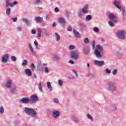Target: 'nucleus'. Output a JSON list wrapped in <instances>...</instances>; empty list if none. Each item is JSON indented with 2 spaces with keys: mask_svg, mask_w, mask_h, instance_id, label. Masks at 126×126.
<instances>
[{
  "mask_svg": "<svg viewBox=\"0 0 126 126\" xmlns=\"http://www.w3.org/2000/svg\"><path fill=\"white\" fill-rule=\"evenodd\" d=\"M24 111L25 113H26L27 115L30 116V117H32V118H36V117H37V115H38L37 111L32 108L25 107Z\"/></svg>",
  "mask_w": 126,
  "mask_h": 126,
  "instance_id": "nucleus-1",
  "label": "nucleus"
},
{
  "mask_svg": "<svg viewBox=\"0 0 126 126\" xmlns=\"http://www.w3.org/2000/svg\"><path fill=\"white\" fill-rule=\"evenodd\" d=\"M108 90L109 91H111V92H115V91L117 90L116 84H115L114 82H108Z\"/></svg>",
  "mask_w": 126,
  "mask_h": 126,
  "instance_id": "nucleus-2",
  "label": "nucleus"
},
{
  "mask_svg": "<svg viewBox=\"0 0 126 126\" xmlns=\"http://www.w3.org/2000/svg\"><path fill=\"white\" fill-rule=\"evenodd\" d=\"M117 37L121 40H125L126 32L124 31H120L117 32Z\"/></svg>",
  "mask_w": 126,
  "mask_h": 126,
  "instance_id": "nucleus-3",
  "label": "nucleus"
},
{
  "mask_svg": "<svg viewBox=\"0 0 126 126\" xmlns=\"http://www.w3.org/2000/svg\"><path fill=\"white\" fill-rule=\"evenodd\" d=\"M30 98V101L31 102L32 104H36V102L39 101V98L35 94L31 95Z\"/></svg>",
  "mask_w": 126,
  "mask_h": 126,
  "instance_id": "nucleus-4",
  "label": "nucleus"
},
{
  "mask_svg": "<svg viewBox=\"0 0 126 126\" xmlns=\"http://www.w3.org/2000/svg\"><path fill=\"white\" fill-rule=\"evenodd\" d=\"M109 109L111 112H116V111H118L117 104L115 103H112L110 105Z\"/></svg>",
  "mask_w": 126,
  "mask_h": 126,
  "instance_id": "nucleus-5",
  "label": "nucleus"
},
{
  "mask_svg": "<svg viewBox=\"0 0 126 126\" xmlns=\"http://www.w3.org/2000/svg\"><path fill=\"white\" fill-rule=\"evenodd\" d=\"M113 4L114 6H116L117 8H118V9H120V11H122V7L120 6L121 5V1H120L118 0H113Z\"/></svg>",
  "mask_w": 126,
  "mask_h": 126,
  "instance_id": "nucleus-6",
  "label": "nucleus"
},
{
  "mask_svg": "<svg viewBox=\"0 0 126 126\" xmlns=\"http://www.w3.org/2000/svg\"><path fill=\"white\" fill-rule=\"evenodd\" d=\"M108 17L110 21H112L114 23H117V16L112 13L109 15Z\"/></svg>",
  "mask_w": 126,
  "mask_h": 126,
  "instance_id": "nucleus-7",
  "label": "nucleus"
},
{
  "mask_svg": "<svg viewBox=\"0 0 126 126\" xmlns=\"http://www.w3.org/2000/svg\"><path fill=\"white\" fill-rule=\"evenodd\" d=\"M13 84V81H12V79H9L7 80L5 86L7 88H11L12 87V85Z\"/></svg>",
  "mask_w": 126,
  "mask_h": 126,
  "instance_id": "nucleus-8",
  "label": "nucleus"
},
{
  "mask_svg": "<svg viewBox=\"0 0 126 126\" xmlns=\"http://www.w3.org/2000/svg\"><path fill=\"white\" fill-rule=\"evenodd\" d=\"M60 116H61V112L58 110H54L52 112V117L54 119H58V118H60Z\"/></svg>",
  "mask_w": 126,
  "mask_h": 126,
  "instance_id": "nucleus-9",
  "label": "nucleus"
},
{
  "mask_svg": "<svg viewBox=\"0 0 126 126\" xmlns=\"http://www.w3.org/2000/svg\"><path fill=\"white\" fill-rule=\"evenodd\" d=\"M71 58L73 60H77L78 59V55L76 51H73L71 52Z\"/></svg>",
  "mask_w": 126,
  "mask_h": 126,
  "instance_id": "nucleus-10",
  "label": "nucleus"
},
{
  "mask_svg": "<svg viewBox=\"0 0 126 126\" xmlns=\"http://www.w3.org/2000/svg\"><path fill=\"white\" fill-rule=\"evenodd\" d=\"M9 59V56L8 55L5 54L2 58V63H6L8 62V59Z\"/></svg>",
  "mask_w": 126,
  "mask_h": 126,
  "instance_id": "nucleus-11",
  "label": "nucleus"
},
{
  "mask_svg": "<svg viewBox=\"0 0 126 126\" xmlns=\"http://www.w3.org/2000/svg\"><path fill=\"white\" fill-rule=\"evenodd\" d=\"M88 8H89V5L86 4L85 5L83 8L82 9V12L84 14H86L89 12V11H88Z\"/></svg>",
  "mask_w": 126,
  "mask_h": 126,
  "instance_id": "nucleus-12",
  "label": "nucleus"
},
{
  "mask_svg": "<svg viewBox=\"0 0 126 126\" xmlns=\"http://www.w3.org/2000/svg\"><path fill=\"white\" fill-rule=\"evenodd\" d=\"M20 102H21V103H22L23 104H27L28 103H29V102H30V99H29V98L28 97H24L21 99L20 100Z\"/></svg>",
  "mask_w": 126,
  "mask_h": 126,
  "instance_id": "nucleus-13",
  "label": "nucleus"
},
{
  "mask_svg": "<svg viewBox=\"0 0 126 126\" xmlns=\"http://www.w3.org/2000/svg\"><path fill=\"white\" fill-rule=\"evenodd\" d=\"M100 52L98 51V50H94V54L98 59H101L102 58V55Z\"/></svg>",
  "mask_w": 126,
  "mask_h": 126,
  "instance_id": "nucleus-14",
  "label": "nucleus"
},
{
  "mask_svg": "<svg viewBox=\"0 0 126 126\" xmlns=\"http://www.w3.org/2000/svg\"><path fill=\"white\" fill-rule=\"evenodd\" d=\"M28 46H29V48L31 52L32 55V56H35L36 53H35V51L33 49V47H32L31 44L29 43Z\"/></svg>",
  "mask_w": 126,
  "mask_h": 126,
  "instance_id": "nucleus-15",
  "label": "nucleus"
},
{
  "mask_svg": "<svg viewBox=\"0 0 126 126\" xmlns=\"http://www.w3.org/2000/svg\"><path fill=\"white\" fill-rule=\"evenodd\" d=\"M25 72L28 76H31L32 75V72H31V70L29 69H26Z\"/></svg>",
  "mask_w": 126,
  "mask_h": 126,
  "instance_id": "nucleus-16",
  "label": "nucleus"
},
{
  "mask_svg": "<svg viewBox=\"0 0 126 126\" xmlns=\"http://www.w3.org/2000/svg\"><path fill=\"white\" fill-rule=\"evenodd\" d=\"M122 14H123V20H126V8L123 7L122 8Z\"/></svg>",
  "mask_w": 126,
  "mask_h": 126,
  "instance_id": "nucleus-17",
  "label": "nucleus"
},
{
  "mask_svg": "<svg viewBox=\"0 0 126 126\" xmlns=\"http://www.w3.org/2000/svg\"><path fill=\"white\" fill-rule=\"evenodd\" d=\"M73 34L76 38H80V34L76 30H73Z\"/></svg>",
  "mask_w": 126,
  "mask_h": 126,
  "instance_id": "nucleus-18",
  "label": "nucleus"
},
{
  "mask_svg": "<svg viewBox=\"0 0 126 126\" xmlns=\"http://www.w3.org/2000/svg\"><path fill=\"white\" fill-rule=\"evenodd\" d=\"M22 20L24 22H25V23H26V25H27V26H31V24L30 23V22H29V20H28V19H25V18H23Z\"/></svg>",
  "mask_w": 126,
  "mask_h": 126,
  "instance_id": "nucleus-19",
  "label": "nucleus"
},
{
  "mask_svg": "<svg viewBox=\"0 0 126 126\" xmlns=\"http://www.w3.org/2000/svg\"><path fill=\"white\" fill-rule=\"evenodd\" d=\"M60 59H61V57H60V56H59L58 55H54V56L53 57V61H54L55 62H58V61H60Z\"/></svg>",
  "mask_w": 126,
  "mask_h": 126,
  "instance_id": "nucleus-20",
  "label": "nucleus"
},
{
  "mask_svg": "<svg viewBox=\"0 0 126 126\" xmlns=\"http://www.w3.org/2000/svg\"><path fill=\"white\" fill-rule=\"evenodd\" d=\"M5 2L7 7H9V6L12 7V3H10V0H6Z\"/></svg>",
  "mask_w": 126,
  "mask_h": 126,
  "instance_id": "nucleus-21",
  "label": "nucleus"
},
{
  "mask_svg": "<svg viewBox=\"0 0 126 126\" xmlns=\"http://www.w3.org/2000/svg\"><path fill=\"white\" fill-rule=\"evenodd\" d=\"M35 21L38 23H40V22L43 21V18L41 17H35Z\"/></svg>",
  "mask_w": 126,
  "mask_h": 126,
  "instance_id": "nucleus-22",
  "label": "nucleus"
},
{
  "mask_svg": "<svg viewBox=\"0 0 126 126\" xmlns=\"http://www.w3.org/2000/svg\"><path fill=\"white\" fill-rule=\"evenodd\" d=\"M59 21L60 24H64L65 23V20L63 18H60L59 19Z\"/></svg>",
  "mask_w": 126,
  "mask_h": 126,
  "instance_id": "nucleus-23",
  "label": "nucleus"
},
{
  "mask_svg": "<svg viewBox=\"0 0 126 126\" xmlns=\"http://www.w3.org/2000/svg\"><path fill=\"white\" fill-rule=\"evenodd\" d=\"M47 88L49 89V90H50V91H52V90H53V87H52V85H51V82H47Z\"/></svg>",
  "mask_w": 126,
  "mask_h": 126,
  "instance_id": "nucleus-24",
  "label": "nucleus"
},
{
  "mask_svg": "<svg viewBox=\"0 0 126 126\" xmlns=\"http://www.w3.org/2000/svg\"><path fill=\"white\" fill-rule=\"evenodd\" d=\"M72 120L73 121V122H74V123H76V124H78V123H79V119H78V118L75 116L72 117Z\"/></svg>",
  "mask_w": 126,
  "mask_h": 126,
  "instance_id": "nucleus-25",
  "label": "nucleus"
},
{
  "mask_svg": "<svg viewBox=\"0 0 126 126\" xmlns=\"http://www.w3.org/2000/svg\"><path fill=\"white\" fill-rule=\"evenodd\" d=\"M95 50H97V51L100 52H103V47H102L101 45H96V49H95Z\"/></svg>",
  "mask_w": 126,
  "mask_h": 126,
  "instance_id": "nucleus-26",
  "label": "nucleus"
},
{
  "mask_svg": "<svg viewBox=\"0 0 126 126\" xmlns=\"http://www.w3.org/2000/svg\"><path fill=\"white\" fill-rule=\"evenodd\" d=\"M82 13V11L80 10L77 12V14L79 17H83V14Z\"/></svg>",
  "mask_w": 126,
  "mask_h": 126,
  "instance_id": "nucleus-27",
  "label": "nucleus"
},
{
  "mask_svg": "<svg viewBox=\"0 0 126 126\" xmlns=\"http://www.w3.org/2000/svg\"><path fill=\"white\" fill-rule=\"evenodd\" d=\"M38 33L37 34V37L38 38H41V37H42V30L40 29V28H39L38 29Z\"/></svg>",
  "mask_w": 126,
  "mask_h": 126,
  "instance_id": "nucleus-28",
  "label": "nucleus"
},
{
  "mask_svg": "<svg viewBox=\"0 0 126 126\" xmlns=\"http://www.w3.org/2000/svg\"><path fill=\"white\" fill-rule=\"evenodd\" d=\"M92 19V15H88L86 17V21H90Z\"/></svg>",
  "mask_w": 126,
  "mask_h": 126,
  "instance_id": "nucleus-29",
  "label": "nucleus"
},
{
  "mask_svg": "<svg viewBox=\"0 0 126 126\" xmlns=\"http://www.w3.org/2000/svg\"><path fill=\"white\" fill-rule=\"evenodd\" d=\"M38 88L40 92H43L42 86V83H39L38 85Z\"/></svg>",
  "mask_w": 126,
  "mask_h": 126,
  "instance_id": "nucleus-30",
  "label": "nucleus"
},
{
  "mask_svg": "<svg viewBox=\"0 0 126 126\" xmlns=\"http://www.w3.org/2000/svg\"><path fill=\"white\" fill-rule=\"evenodd\" d=\"M89 52H90V49H89L88 47H86L84 48V52L85 54H88Z\"/></svg>",
  "mask_w": 126,
  "mask_h": 126,
  "instance_id": "nucleus-31",
  "label": "nucleus"
},
{
  "mask_svg": "<svg viewBox=\"0 0 126 126\" xmlns=\"http://www.w3.org/2000/svg\"><path fill=\"white\" fill-rule=\"evenodd\" d=\"M34 4L35 5L38 4H42V1H41V0H35Z\"/></svg>",
  "mask_w": 126,
  "mask_h": 126,
  "instance_id": "nucleus-32",
  "label": "nucleus"
},
{
  "mask_svg": "<svg viewBox=\"0 0 126 126\" xmlns=\"http://www.w3.org/2000/svg\"><path fill=\"white\" fill-rule=\"evenodd\" d=\"M55 35L56 36V41L59 42L61 40V36L59 35L58 32H56Z\"/></svg>",
  "mask_w": 126,
  "mask_h": 126,
  "instance_id": "nucleus-33",
  "label": "nucleus"
},
{
  "mask_svg": "<svg viewBox=\"0 0 126 126\" xmlns=\"http://www.w3.org/2000/svg\"><path fill=\"white\" fill-rule=\"evenodd\" d=\"M11 11V9L10 8H8L6 9V13L7 15H9L10 14V12Z\"/></svg>",
  "mask_w": 126,
  "mask_h": 126,
  "instance_id": "nucleus-34",
  "label": "nucleus"
},
{
  "mask_svg": "<svg viewBox=\"0 0 126 126\" xmlns=\"http://www.w3.org/2000/svg\"><path fill=\"white\" fill-rule=\"evenodd\" d=\"M87 117L88 119H89V120H90V121H91V122H93L94 119H93V117H92V116H91L90 114H88Z\"/></svg>",
  "mask_w": 126,
  "mask_h": 126,
  "instance_id": "nucleus-35",
  "label": "nucleus"
},
{
  "mask_svg": "<svg viewBox=\"0 0 126 126\" xmlns=\"http://www.w3.org/2000/svg\"><path fill=\"white\" fill-rule=\"evenodd\" d=\"M53 102L55 103L56 104H59L60 103V101L59 100V99L57 98H54L53 99Z\"/></svg>",
  "mask_w": 126,
  "mask_h": 126,
  "instance_id": "nucleus-36",
  "label": "nucleus"
},
{
  "mask_svg": "<svg viewBox=\"0 0 126 126\" xmlns=\"http://www.w3.org/2000/svg\"><path fill=\"white\" fill-rule=\"evenodd\" d=\"M4 113V108L3 106H0V114H2Z\"/></svg>",
  "mask_w": 126,
  "mask_h": 126,
  "instance_id": "nucleus-37",
  "label": "nucleus"
},
{
  "mask_svg": "<svg viewBox=\"0 0 126 126\" xmlns=\"http://www.w3.org/2000/svg\"><path fill=\"white\" fill-rule=\"evenodd\" d=\"M114 23H114V22L113 21H109L108 22V24L109 25H110V26H111V27H114V26H115V24Z\"/></svg>",
  "mask_w": 126,
  "mask_h": 126,
  "instance_id": "nucleus-38",
  "label": "nucleus"
},
{
  "mask_svg": "<svg viewBox=\"0 0 126 126\" xmlns=\"http://www.w3.org/2000/svg\"><path fill=\"white\" fill-rule=\"evenodd\" d=\"M94 63H105L104 61H99L98 60H95L94 61Z\"/></svg>",
  "mask_w": 126,
  "mask_h": 126,
  "instance_id": "nucleus-39",
  "label": "nucleus"
},
{
  "mask_svg": "<svg viewBox=\"0 0 126 126\" xmlns=\"http://www.w3.org/2000/svg\"><path fill=\"white\" fill-rule=\"evenodd\" d=\"M63 82L61 80H58V85L59 86H63Z\"/></svg>",
  "mask_w": 126,
  "mask_h": 126,
  "instance_id": "nucleus-40",
  "label": "nucleus"
},
{
  "mask_svg": "<svg viewBox=\"0 0 126 126\" xmlns=\"http://www.w3.org/2000/svg\"><path fill=\"white\" fill-rule=\"evenodd\" d=\"M68 49L69 50H74V49H75V46H74V45H70L69 46Z\"/></svg>",
  "mask_w": 126,
  "mask_h": 126,
  "instance_id": "nucleus-41",
  "label": "nucleus"
},
{
  "mask_svg": "<svg viewBox=\"0 0 126 126\" xmlns=\"http://www.w3.org/2000/svg\"><path fill=\"white\" fill-rule=\"evenodd\" d=\"M16 92V88H12L11 91V93H12V94H14V93H15Z\"/></svg>",
  "mask_w": 126,
  "mask_h": 126,
  "instance_id": "nucleus-42",
  "label": "nucleus"
},
{
  "mask_svg": "<svg viewBox=\"0 0 126 126\" xmlns=\"http://www.w3.org/2000/svg\"><path fill=\"white\" fill-rule=\"evenodd\" d=\"M93 30L94 32H95V33H98V32H99V28H97V27H94L93 29Z\"/></svg>",
  "mask_w": 126,
  "mask_h": 126,
  "instance_id": "nucleus-43",
  "label": "nucleus"
},
{
  "mask_svg": "<svg viewBox=\"0 0 126 126\" xmlns=\"http://www.w3.org/2000/svg\"><path fill=\"white\" fill-rule=\"evenodd\" d=\"M84 42L85 44H88V43H89V39H88V38H85L84 40Z\"/></svg>",
  "mask_w": 126,
  "mask_h": 126,
  "instance_id": "nucleus-44",
  "label": "nucleus"
},
{
  "mask_svg": "<svg viewBox=\"0 0 126 126\" xmlns=\"http://www.w3.org/2000/svg\"><path fill=\"white\" fill-rule=\"evenodd\" d=\"M92 44L93 50H94L95 49V41L94 40H93L92 41Z\"/></svg>",
  "mask_w": 126,
  "mask_h": 126,
  "instance_id": "nucleus-45",
  "label": "nucleus"
},
{
  "mask_svg": "<svg viewBox=\"0 0 126 126\" xmlns=\"http://www.w3.org/2000/svg\"><path fill=\"white\" fill-rule=\"evenodd\" d=\"M65 16L67 18H68V17H69V12H68L67 11H66L65 12Z\"/></svg>",
  "mask_w": 126,
  "mask_h": 126,
  "instance_id": "nucleus-46",
  "label": "nucleus"
},
{
  "mask_svg": "<svg viewBox=\"0 0 126 126\" xmlns=\"http://www.w3.org/2000/svg\"><path fill=\"white\" fill-rule=\"evenodd\" d=\"M35 65L34 64V63H32L31 65V68L32 69V70H34V69L35 68Z\"/></svg>",
  "mask_w": 126,
  "mask_h": 126,
  "instance_id": "nucleus-47",
  "label": "nucleus"
},
{
  "mask_svg": "<svg viewBox=\"0 0 126 126\" xmlns=\"http://www.w3.org/2000/svg\"><path fill=\"white\" fill-rule=\"evenodd\" d=\"M11 58L13 62H16V60H17V59H16V57H15V56H11Z\"/></svg>",
  "mask_w": 126,
  "mask_h": 126,
  "instance_id": "nucleus-48",
  "label": "nucleus"
},
{
  "mask_svg": "<svg viewBox=\"0 0 126 126\" xmlns=\"http://www.w3.org/2000/svg\"><path fill=\"white\" fill-rule=\"evenodd\" d=\"M117 72H118V70L117 69H114L112 71V74H113V75H116Z\"/></svg>",
  "mask_w": 126,
  "mask_h": 126,
  "instance_id": "nucleus-49",
  "label": "nucleus"
},
{
  "mask_svg": "<svg viewBox=\"0 0 126 126\" xmlns=\"http://www.w3.org/2000/svg\"><path fill=\"white\" fill-rule=\"evenodd\" d=\"M12 20L13 21V22H16L17 21V17H12L11 18Z\"/></svg>",
  "mask_w": 126,
  "mask_h": 126,
  "instance_id": "nucleus-50",
  "label": "nucleus"
},
{
  "mask_svg": "<svg viewBox=\"0 0 126 126\" xmlns=\"http://www.w3.org/2000/svg\"><path fill=\"white\" fill-rule=\"evenodd\" d=\"M72 72L75 75V76H78V74H77V72H76V71L72 70Z\"/></svg>",
  "mask_w": 126,
  "mask_h": 126,
  "instance_id": "nucleus-51",
  "label": "nucleus"
},
{
  "mask_svg": "<svg viewBox=\"0 0 126 126\" xmlns=\"http://www.w3.org/2000/svg\"><path fill=\"white\" fill-rule=\"evenodd\" d=\"M54 11H55V12L58 13V12H59V11H60V10L59 9V8H58V7H56L55 8Z\"/></svg>",
  "mask_w": 126,
  "mask_h": 126,
  "instance_id": "nucleus-52",
  "label": "nucleus"
},
{
  "mask_svg": "<svg viewBox=\"0 0 126 126\" xmlns=\"http://www.w3.org/2000/svg\"><path fill=\"white\" fill-rule=\"evenodd\" d=\"M67 31H69V32H70L72 31V28L71 27H68L67 29Z\"/></svg>",
  "mask_w": 126,
  "mask_h": 126,
  "instance_id": "nucleus-53",
  "label": "nucleus"
},
{
  "mask_svg": "<svg viewBox=\"0 0 126 126\" xmlns=\"http://www.w3.org/2000/svg\"><path fill=\"white\" fill-rule=\"evenodd\" d=\"M105 72L106 73H111V70H109L108 68L105 69Z\"/></svg>",
  "mask_w": 126,
  "mask_h": 126,
  "instance_id": "nucleus-54",
  "label": "nucleus"
},
{
  "mask_svg": "<svg viewBox=\"0 0 126 126\" xmlns=\"http://www.w3.org/2000/svg\"><path fill=\"white\" fill-rule=\"evenodd\" d=\"M45 72H46V73H48L49 72V69L47 67L45 68Z\"/></svg>",
  "mask_w": 126,
  "mask_h": 126,
  "instance_id": "nucleus-55",
  "label": "nucleus"
},
{
  "mask_svg": "<svg viewBox=\"0 0 126 126\" xmlns=\"http://www.w3.org/2000/svg\"><path fill=\"white\" fill-rule=\"evenodd\" d=\"M18 3V2H17V1H14L13 3H12V6H13V5H15V4H17Z\"/></svg>",
  "mask_w": 126,
  "mask_h": 126,
  "instance_id": "nucleus-56",
  "label": "nucleus"
},
{
  "mask_svg": "<svg viewBox=\"0 0 126 126\" xmlns=\"http://www.w3.org/2000/svg\"><path fill=\"white\" fill-rule=\"evenodd\" d=\"M34 45L36 48H38V43L36 41H34Z\"/></svg>",
  "mask_w": 126,
  "mask_h": 126,
  "instance_id": "nucleus-57",
  "label": "nucleus"
},
{
  "mask_svg": "<svg viewBox=\"0 0 126 126\" xmlns=\"http://www.w3.org/2000/svg\"><path fill=\"white\" fill-rule=\"evenodd\" d=\"M96 64L97 66H102V65H104V63H97Z\"/></svg>",
  "mask_w": 126,
  "mask_h": 126,
  "instance_id": "nucleus-58",
  "label": "nucleus"
},
{
  "mask_svg": "<svg viewBox=\"0 0 126 126\" xmlns=\"http://www.w3.org/2000/svg\"><path fill=\"white\" fill-rule=\"evenodd\" d=\"M32 34H36V31L32 30Z\"/></svg>",
  "mask_w": 126,
  "mask_h": 126,
  "instance_id": "nucleus-59",
  "label": "nucleus"
},
{
  "mask_svg": "<svg viewBox=\"0 0 126 126\" xmlns=\"http://www.w3.org/2000/svg\"><path fill=\"white\" fill-rule=\"evenodd\" d=\"M46 18V20H47L48 21V20H49V19H50V17H49V16L47 15L45 17Z\"/></svg>",
  "mask_w": 126,
  "mask_h": 126,
  "instance_id": "nucleus-60",
  "label": "nucleus"
},
{
  "mask_svg": "<svg viewBox=\"0 0 126 126\" xmlns=\"http://www.w3.org/2000/svg\"><path fill=\"white\" fill-rule=\"evenodd\" d=\"M57 26V24L56 23H53L52 24V27H56Z\"/></svg>",
  "mask_w": 126,
  "mask_h": 126,
  "instance_id": "nucleus-61",
  "label": "nucleus"
},
{
  "mask_svg": "<svg viewBox=\"0 0 126 126\" xmlns=\"http://www.w3.org/2000/svg\"><path fill=\"white\" fill-rule=\"evenodd\" d=\"M18 30L19 31V32H21V31H22V29H21V28L20 27L18 28Z\"/></svg>",
  "mask_w": 126,
  "mask_h": 126,
  "instance_id": "nucleus-62",
  "label": "nucleus"
},
{
  "mask_svg": "<svg viewBox=\"0 0 126 126\" xmlns=\"http://www.w3.org/2000/svg\"><path fill=\"white\" fill-rule=\"evenodd\" d=\"M69 63H74V62H73L72 60H70L69 61Z\"/></svg>",
  "mask_w": 126,
  "mask_h": 126,
  "instance_id": "nucleus-63",
  "label": "nucleus"
},
{
  "mask_svg": "<svg viewBox=\"0 0 126 126\" xmlns=\"http://www.w3.org/2000/svg\"><path fill=\"white\" fill-rule=\"evenodd\" d=\"M28 63V62L26 60H24L23 63Z\"/></svg>",
  "mask_w": 126,
  "mask_h": 126,
  "instance_id": "nucleus-64",
  "label": "nucleus"
}]
</instances>
